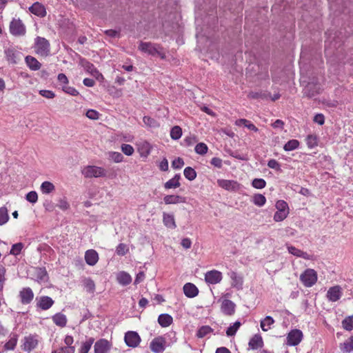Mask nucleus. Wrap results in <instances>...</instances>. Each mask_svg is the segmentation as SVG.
I'll use <instances>...</instances> for the list:
<instances>
[{"instance_id": "nucleus-15", "label": "nucleus", "mask_w": 353, "mask_h": 353, "mask_svg": "<svg viewBox=\"0 0 353 353\" xmlns=\"http://www.w3.org/2000/svg\"><path fill=\"white\" fill-rule=\"evenodd\" d=\"M320 85L314 82H309L304 88L303 93L308 97H312L319 92Z\"/></svg>"}, {"instance_id": "nucleus-44", "label": "nucleus", "mask_w": 353, "mask_h": 353, "mask_svg": "<svg viewBox=\"0 0 353 353\" xmlns=\"http://www.w3.org/2000/svg\"><path fill=\"white\" fill-rule=\"evenodd\" d=\"M17 335H13L10 337L8 341L5 344L4 348L6 350H12L17 345Z\"/></svg>"}, {"instance_id": "nucleus-19", "label": "nucleus", "mask_w": 353, "mask_h": 353, "mask_svg": "<svg viewBox=\"0 0 353 353\" xmlns=\"http://www.w3.org/2000/svg\"><path fill=\"white\" fill-rule=\"evenodd\" d=\"M221 311L226 315H232L234 313L235 304L230 300L224 299L221 303Z\"/></svg>"}, {"instance_id": "nucleus-57", "label": "nucleus", "mask_w": 353, "mask_h": 353, "mask_svg": "<svg viewBox=\"0 0 353 353\" xmlns=\"http://www.w3.org/2000/svg\"><path fill=\"white\" fill-rule=\"evenodd\" d=\"M143 121L145 125L150 127H155L157 125L155 119L147 116L143 117Z\"/></svg>"}, {"instance_id": "nucleus-37", "label": "nucleus", "mask_w": 353, "mask_h": 353, "mask_svg": "<svg viewBox=\"0 0 353 353\" xmlns=\"http://www.w3.org/2000/svg\"><path fill=\"white\" fill-rule=\"evenodd\" d=\"M213 330L208 325L201 326L196 332V336L198 338H203L208 334L212 332Z\"/></svg>"}, {"instance_id": "nucleus-24", "label": "nucleus", "mask_w": 353, "mask_h": 353, "mask_svg": "<svg viewBox=\"0 0 353 353\" xmlns=\"http://www.w3.org/2000/svg\"><path fill=\"white\" fill-rule=\"evenodd\" d=\"M165 204H176L185 202V198L179 195H166L163 198Z\"/></svg>"}, {"instance_id": "nucleus-5", "label": "nucleus", "mask_w": 353, "mask_h": 353, "mask_svg": "<svg viewBox=\"0 0 353 353\" xmlns=\"http://www.w3.org/2000/svg\"><path fill=\"white\" fill-rule=\"evenodd\" d=\"M82 174L85 178L103 177L106 175L105 169L95 165H88L83 168Z\"/></svg>"}, {"instance_id": "nucleus-59", "label": "nucleus", "mask_w": 353, "mask_h": 353, "mask_svg": "<svg viewBox=\"0 0 353 353\" xmlns=\"http://www.w3.org/2000/svg\"><path fill=\"white\" fill-rule=\"evenodd\" d=\"M86 117L92 120H97L99 119V113L92 109L88 110L85 114Z\"/></svg>"}, {"instance_id": "nucleus-8", "label": "nucleus", "mask_w": 353, "mask_h": 353, "mask_svg": "<svg viewBox=\"0 0 353 353\" xmlns=\"http://www.w3.org/2000/svg\"><path fill=\"white\" fill-rule=\"evenodd\" d=\"M124 341L128 347H136L139 345L141 338L137 332L128 331L125 334Z\"/></svg>"}, {"instance_id": "nucleus-49", "label": "nucleus", "mask_w": 353, "mask_h": 353, "mask_svg": "<svg viewBox=\"0 0 353 353\" xmlns=\"http://www.w3.org/2000/svg\"><path fill=\"white\" fill-rule=\"evenodd\" d=\"M343 327L344 329L348 331L353 330V316H349L345 318L342 321Z\"/></svg>"}, {"instance_id": "nucleus-43", "label": "nucleus", "mask_w": 353, "mask_h": 353, "mask_svg": "<svg viewBox=\"0 0 353 353\" xmlns=\"http://www.w3.org/2000/svg\"><path fill=\"white\" fill-rule=\"evenodd\" d=\"M241 323L239 321H236L232 325H230L226 330V334L228 336H232L235 335L236 332L240 327Z\"/></svg>"}, {"instance_id": "nucleus-47", "label": "nucleus", "mask_w": 353, "mask_h": 353, "mask_svg": "<svg viewBox=\"0 0 353 353\" xmlns=\"http://www.w3.org/2000/svg\"><path fill=\"white\" fill-rule=\"evenodd\" d=\"M208 148L207 145L204 143H199L196 144L195 146L194 150L195 152L201 155H204L207 153Z\"/></svg>"}, {"instance_id": "nucleus-52", "label": "nucleus", "mask_w": 353, "mask_h": 353, "mask_svg": "<svg viewBox=\"0 0 353 353\" xmlns=\"http://www.w3.org/2000/svg\"><path fill=\"white\" fill-rule=\"evenodd\" d=\"M128 252V248L125 243H120L116 249V252L119 256H123Z\"/></svg>"}, {"instance_id": "nucleus-42", "label": "nucleus", "mask_w": 353, "mask_h": 353, "mask_svg": "<svg viewBox=\"0 0 353 353\" xmlns=\"http://www.w3.org/2000/svg\"><path fill=\"white\" fill-rule=\"evenodd\" d=\"M182 135V130L178 126H174L170 131V137L174 140H178L181 138Z\"/></svg>"}, {"instance_id": "nucleus-1", "label": "nucleus", "mask_w": 353, "mask_h": 353, "mask_svg": "<svg viewBox=\"0 0 353 353\" xmlns=\"http://www.w3.org/2000/svg\"><path fill=\"white\" fill-rule=\"evenodd\" d=\"M138 49L142 52L146 53L153 57L158 56L161 59H165V53L160 45L151 42L141 41Z\"/></svg>"}, {"instance_id": "nucleus-39", "label": "nucleus", "mask_w": 353, "mask_h": 353, "mask_svg": "<svg viewBox=\"0 0 353 353\" xmlns=\"http://www.w3.org/2000/svg\"><path fill=\"white\" fill-rule=\"evenodd\" d=\"M9 219L8 211L7 208H0V225L6 224Z\"/></svg>"}, {"instance_id": "nucleus-31", "label": "nucleus", "mask_w": 353, "mask_h": 353, "mask_svg": "<svg viewBox=\"0 0 353 353\" xmlns=\"http://www.w3.org/2000/svg\"><path fill=\"white\" fill-rule=\"evenodd\" d=\"M274 323V320L270 316H267L261 321V327L263 331L267 332L271 328V325Z\"/></svg>"}, {"instance_id": "nucleus-6", "label": "nucleus", "mask_w": 353, "mask_h": 353, "mask_svg": "<svg viewBox=\"0 0 353 353\" xmlns=\"http://www.w3.org/2000/svg\"><path fill=\"white\" fill-rule=\"evenodd\" d=\"M10 32L16 37L25 35L26 28L20 19H13L10 23Z\"/></svg>"}, {"instance_id": "nucleus-4", "label": "nucleus", "mask_w": 353, "mask_h": 353, "mask_svg": "<svg viewBox=\"0 0 353 353\" xmlns=\"http://www.w3.org/2000/svg\"><path fill=\"white\" fill-rule=\"evenodd\" d=\"M300 281L304 286L310 288L313 286L317 281V273L313 269H306L300 276Z\"/></svg>"}, {"instance_id": "nucleus-56", "label": "nucleus", "mask_w": 353, "mask_h": 353, "mask_svg": "<svg viewBox=\"0 0 353 353\" xmlns=\"http://www.w3.org/2000/svg\"><path fill=\"white\" fill-rule=\"evenodd\" d=\"M268 166L270 168L274 169V170H275L276 171H280L281 170V165L275 159H270V160H269L268 162Z\"/></svg>"}, {"instance_id": "nucleus-61", "label": "nucleus", "mask_w": 353, "mask_h": 353, "mask_svg": "<svg viewBox=\"0 0 353 353\" xmlns=\"http://www.w3.org/2000/svg\"><path fill=\"white\" fill-rule=\"evenodd\" d=\"M39 94L47 99H53L55 97L54 93L51 90H41L39 91Z\"/></svg>"}, {"instance_id": "nucleus-55", "label": "nucleus", "mask_w": 353, "mask_h": 353, "mask_svg": "<svg viewBox=\"0 0 353 353\" xmlns=\"http://www.w3.org/2000/svg\"><path fill=\"white\" fill-rule=\"evenodd\" d=\"M5 274L6 268L2 265H0V292L3 289V285L6 281Z\"/></svg>"}, {"instance_id": "nucleus-40", "label": "nucleus", "mask_w": 353, "mask_h": 353, "mask_svg": "<svg viewBox=\"0 0 353 353\" xmlns=\"http://www.w3.org/2000/svg\"><path fill=\"white\" fill-rule=\"evenodd\" d=\"M252 201L256 205L261 207L265 205L266 199L261 194H256L253 196Z\"/></svg>"}, {"instance_id": "nucleus-22", "label": "nucleus", "mask_w": 353, "mask_h": 353, "mask_svg": "<svg viewBox=\"0 0 353 353\" xmlns=\"http://www.w3.org/2000/svg\"><path fill=\"white\" fill-rule=\"evenodd\" d=\"M288 252L294 256L297 257H301L304 259L310 260L311 259V256L305 252H303L292 245L288 246Z\"/></svg>"}, {"instance_id": "nucleus-58", "label": "nucleus", "mask_w": 353, "mask_h": 353, "mask_svg": "<svg viewBox=\"0 0 353 353\" xmlns=\"http://www.w3.org/2000/svg\"><path fill=\"white\" fill-rule=\"evenodd\" d=\"M183 165H184V161H183V159H181L180 157L175 159L172 162V166L174 169H180L183 166Z\"/></svg>"}, {"instance_id": "nucleus-9", "label": "nucleus", "mask_w": 353, "mask_h": 353, "mask_svg": "<svg viewBox=\"0 0 353 353\" xmlns=\"http://www.w3.org/2000/svg\"><path fill=\"white\" fill-rule=\"evenodd\" d=\"M222 279V273L216 270L208 271L205 274V281L208 284L215 285L219 283Z\"/></svg>"}, {"instance_id": "nucleus-45", "label": "nucleus", "mask_w": 353, "mask_h": 353, "mask_svg": "<svg viewBox=\"0 0 353 353\" xmlns=\"http://www.w3.org/2000/svg\"><path fill=\"white\" fill-rule=\"evenodd\" d=\"M23 247H24V245L22 243H17L13 244L12 245L11 250L10 251V254H12L14 256L19 255L21 253V250H23Z\"/></svg>"}, {"instance_id": "nucleus-28", "label": "nucleus", "mask_w": 353, "mask_h": 353, "mask_svg": "<svg viewBox=\"0 0 353 353\" xmlns=\"http://www.w3.org/2000/svg\"><path fill=\"white\" fill-rule=\"evenodd\" d=\"M172 321V317L168 314H160L158 318V322L163 327H166L170 325Z\"/></svg>"}, {"instance_id": "nucleus-30", "label": "nucleus", "mask_w": 353, "mask_h": 353, "mask_svg": "<svg viewBox=\"0 0 353 353\" xmlns=\"http://www.w3.org/2000/svg\"><path fill=\"white\" fill-rule=\"evenodd\" d=\"M84 289L88 293L92 294L95 291V284L90 278H85L82 281Z\"/></svg>"}, {"instance_id": "nucleus-54", "label": "nucleus", "mask_w": 353, "mask_h": 353, "mask_svg": "<svg viewBox=\"0 0 353 353\" xmlns=\"http://www.w3.org/2000/svg\"><path fill=\"white\" fill-rule=\"evenodd\" d=\"M26 199L29 202L35 203L38 200L37 193L35 191H31L26 194Z\"/></svg>"}, {"instance_id": "nucleus-41", "label": "nucleus", "mask_w": 353, "mask_h": 353, "mask_svg": "<svg viewBox=\"0 0 353 353\" xmlns=\"http://www.w3.org/2000/svg\"><path fill=\"white\" fill-rule=\"evenodd\" d=\"M183 174L185 177L190 181H192L196 177V172L191 167L185 168Z\"/></svg>"}, {"instance_id": "nucleus-16", "label": "nucleus", "mask_w": 353, "mask_h": 353, "mask_svg": "<svg viewBox=\"0 0 353 353\" xmlns=\"http://www.w3.org/2000/svg\"><path fill=\"white\" fill-rule=\"evenodd\" d=\"M85 261L89 265L93 266L97 264L99 261V254L94 250L90 249L85 253Z\"/></svg>"}, {"instance_id": "nucleus-35", "label": "nucleus", "mask_w": 353, "mask_h": 353, "mask_svg": "<svg viewBox=\"0 0 353 353\" xmlns=\"http://www.w3.org/2000/svg\"><path fill=\"white\" fill-rule=\"evenodd\" d=\"M55 190L54 184L50 181H44L41 185V190L43 194H50Z\"/></svg>"}, {"instance_id": "nucleus-48", "label": "nucleus", "mask_w": 353, "mask_h": 353, "mask_svg": "<svg viewBox=\"0 0 353 353\" xmlns=\"http://www.w3.org/2000/svg\"><path fill=\"white\" fill-rule=\"evenodd\" d=\"M109 158L115 163H121L123 160V156L118 152H109Z\"/></svg>"}, {"instance_id": "nucleus-62", "label": "nucleus", "mask_w": 353, "mask_h": 353, "mask_svg": "<svg viewBox=\"0 0 353 353\" xmlns=\"http://www.w3.org/2000/svg\"><path fill=\"white\" fill-rule=\"evenodd\" d=\"M277 210H288V203L283 201H278L276 203Z\"/></svg>"}, {"instance_id": "nucleus-20", "label": "nucleus", "mask_w": 353, "mask_h": 353, "mask_svg": "<svg viewBox=\"0 0 353 353\" xmlns=\"http://www.w3.org/2000/svg\"><path fill=\"white\" fill-rule=\"evenodd\" d=\"M54 304V301L49 296H43L40 297L37 306L43 310H48Z\"/></svg>"}, {"instance_id": "nucleus-26", "label": "nucleus", "mask_w": 353, "mask_h": 353, "mask_svg": "<svg viewBox=\"0 0 353 353\" xmlns=\"http://www.w3.org/2000/svg\"><path fill=\"white\" fill-rule=\"evenodd\" d=\"M52 321L55 325L61 327L66 325L67 318L66 316L62 313H57L52 316Z\"/></svg>"}, {"instance_id": "nucleus-53", "label": "nucleus", "mask_w": 353, "mask_h": 353, "mask_svg": "<svg viewBox=\"0 0 353 353\" xmlns=\"http://www.w3.org/2000/svg\"><path fill=\"white\" fill-rule=\"evenodd\" d=\"M6 57L9 61L16 63L15 50L12 48H8L5 50Z\"/></svg>"}, {"instance_id": "nucleus-2", "label": "nucleus", "mask_w": 353, "mask_h": 353, "mask_svg": "<svg viewBox=\"0 0 353 353\" xmlns=\"http://www.w3.org/2000/svg\"><path fill=\"white\" fill-rule=\"evenodd\" d=\"M40 341V337L37 334H29L21 340V349L27 352L35 350Z\"/></svg>"}, {"instance_id": "nucleus-17", "label": "nucleus", "mask_w": 353, "mask_h": 353, "mask_svg": "<svg viewBox=\"0 0 353 353\" xmlns=\"http://www.w3.org/2000/svg\"><path fill=\"white\" fill-rule=\"evenodd\" d=\"M29 10L31 13L40 17L46 15V10L43 5L39 2L34 3L30 8Z\"/></svg>"}, {"instance_id": "nucleus-50", "label": "nucleus", "mask_w": 353, "mask_h": 353, "mask_svg": "<svg viewBox=\"0 0 353 353\" xmlns=\"http://www.w3.org/2000/svg\"><path fill=\"white\" fill-rule=\"evenodd\" d=\"M121 151L127 156H131L133 154L134 150L131 145L122 144L121 146Z\"/></svg>"}, {"instance_id": "nucleus-11", "label": "nucleus", "mask_w": 353, "mask_h": 353, "mask_svg": "<svg viewBox=\"0 0 353 353\" xmlns=\"http://www.w3.org/2000/svg\"><path fill=\"white\" fill-rule=\"evenodd\" d=\"M30 273L38 282H46L48 281V273L45 268H32Z\"/></svg>"}, {"instance_id": "nucleus-51", "label": "nucleus", "mask_w": 353, "mask_h": 353, "mask_svg": "<svg viewBox=\"0 0 353 353\" xmlns=\"http://www.w3.org/2000/svg\"><path fill=\"white\" fill-rule=\"evenodd\" d=\"M252 185L256 189H262L265 187L266 182L263 179H254L252 182Z\"/></svg>"}, {"instance_id": "nucleus-18", "label": "nucleus", "mask_w": 353, "mask_h": 353, "mask_svg": "<svg viewBox=\"0 0 353 353\" xmlns=\"http://www.w3.org/2000/svg\"><path fill=\"white\" fill-rule=\"evenodd\" d=\"M183 292L188 298H194L199 294V290L195 285L191 283H187L183 286Z\"/></svg>"}, {"instance_id": "nucleus-12", "label": "nucleus", "mask_w": 353, "mask_h": 353, "mask_svg": "<svg viewBox=\"0 0 353 353\" xmlns=\"http://www.w3.org/2000/svg\"><path fill=\"white\" fill-rule=\"evenodd\" d=\"M110 347L111 345L108 340L99 339L94 344V353H108Z\"/></svg>"}, {"instance_id": "nucleus-14", "label": "nucleus", "mask_w": 353, "mask_h": 353, "mask_svg": "<svg viewBox=\"0 0 353 353\" xmlns=\"http://www.w3.org/2000/svg\"><path fill=\"white\" fill-rule=\"evenodd\" d=\"M341 288L336 285L330 288L327 292V297L329 301L335 302L340 299L342 296Z\"/></svg>"}, {"instance_id": "nucleus-60", "label": "nucleus", "mask_w": 353, "mask_h": 353, "mask_svg": "<svg viewBox=\"0 0 353 353\" xmlns=\"http://www.w3.org/2000/svg\"><path fill=\"white\" fill-rule=\"evenodd\" d=\"M63 90L72 96H77L79 92L73 87L65 85L63 88Z\"/></svg>"}, {"instance_id": "nucleus-10", "label": "nucleus", "mask_w": 353, "mask_h": 353, "mask_svg": "<svg viewBox=\"0 0 353 353\" xmlns=\"http://www.w3.org/2000/svg\"><path fill=\"white\" fill-rule=\"evenodd\" d=\"M165 339L162 336L154 338L150 343V348L154 353H161L165 350Z\"/></svg>"}, {"instance_id": "nucleus-32", "label": "nucleus", "mask_w": 353, "mask_h": 353, "mask_svg": "<svg viewBox=\"0 0 353 353\" xmlns=\"http://www.w3.org/2000/svg\"><path fill=\"white\" fill-rule=\"evenodd\" d=\"M218 184L222 188H224L227 190H234L236 185V182L234 181L221 179L218 180Z\"/></svg>"}, {"instance_id": "nucleus-29", "label": "nucleus", "mask_w": 353, "mask_h": 353, "mask_svg": "<svg viewBox=\"0 0 353 353\" xmlns=\"http://www.w3.org/2000/svg\"><path fill=\"white\" fill-rule=\"evenodd\" d=\"M94 342V339L92 337H90L85 341L82 342L79 349V353H88Z\"/></svg>"}, {"instance_id": "nucleus-34", "label": "nucleus", "mask_w": 353, "mask_h": 353, "mask_svg": "<svg viewBox=\"0 0 353 353\" xmlns=\"http://www.w3.org/2000/svg\"><path fill=\"white\" fill-rule=\"evenodd\" d=\"M117 280L120 284L126 285L131 283L132 278L128 273L121 272L118 274Z\"/></svg>"}, {"instance_id": "nucleus-7", "label": "nucleus", "mask_w": 353, "mask_h": 353, "mask_svg": "<svg viewBox=\"0 0 353 353\" xmlns=\"http://www.w3.org/2000/svg\"><path fill=\"white\" fill-rule=\"evenodd\" d=\"M303 334L301 330L299 329L292 330L287 336L286 344L289 346H296L302 341Z\"/></svg>"}, {"instance_id": "nucleus-3", "label": "nucleus", "mask_w": 353, "mask_h": 353, "mask_svg": "<svg viewBox=\"0 0 353 353\" xmlns=\"http://www.w3.org/2000/svg\"><path fill=\"white\" fill-rule=\"evenodd\" d=\"M34 51L41 57H47L50 52L49 41L43 37H37L35 39Z\"/></svg>"}, {"instance_id": "nucleus-33", "label": "nucleus", "mask_w": 353, "mask_h": 353, "mask_svg": "<svg viewBox=\"0 0 353 353\" xmlns=\"http://www.w3.org/2000/svg\"><path fill=\"white\" fill-rule=\"evenodd\" d=\"M64 345H62V347L65 348H68L70 350L75 352L76 347L74 345H73L74 343V337L72 335L66 334L63 339Z\"/></svg>"}, {"instance_id": "nucleus-63", "label": "nucleus", "mask_w": 353, "mask_h": 353, "mask_svg": "<svg viewBox=\"0 0 353 353\" xmlns=\"http://www.w3.org/2000/svg\"><path fill=\"white\" fill-rule=\"evenodd\" d=\"M57 206L63 210H66L69 208L70 205L66 199H62L59 201Z\"/></svg>"}, {"instance_id": "nucleus-46", "label": "nucleus", "mask_w": 353, "mask_h": 353, "mask_svg": "<svg viewBox=\"0 0 353 353\" xmlns=\"http://www.w3.org/2000/svg\"><path fill=\"white\" fill-rule=\"evenodd\" d=\"M288 214V210H277L274 215V220L276 222L284 220Z\"/></svg>"}, {"instance_id": "nucleus-13", "label": "nucleus", "mask_w": 353, "mask_h": 353, "mask_svg": "<svg viewBox=\"0 0 353 353\" xmlns=\"http://www.w3.org/2000/svg\"><path fill=\"white\" fill-rule=\"evenodd\" d=\"M19 296L22 304H29L34 298V293L30 288H24L19 292Z\"/></svg>"}, {"instance_id": "nucleus-21", "label": "nucleus", "mask_w": 353, "mask_h": 353, "mask_svg": "<svg viewBox=\"0 0 353 353\" xmlns=\"http://www.w3.org/2000/svg\"><path fill=\"white\" fill-rule=\"evenodd\" d=\"M163 223L164 225L168 228L175 229L176 228V225L173 214L163 212Z\"/></svg>"}, {"instance_id": "nucleus-25", "label": "nucleus", "mask_w": 353, "mask_h": 353, "mask_svg": "<svg viewBox=\"0 0 353 353\" xmlns=\"http://www.w3.org/2000/svg\"><path fill=\"white\" fill-rule=\"evenodd\" d=\"M263 345L262 337L255 334L249 341V347L252 350H257Z\"/></svg>"}, {"instance_id": "nucleus-36", "label": "nucleus", "mask_w": 353, "mask_h": 353, "mask_svg": "<svg viewBox=\"0 0 353 353\" xmlns=\"http://www.w3.org/2000/svg\"><path fill=\"white\" fill-rule=\"evenodd\" d=\"M341 349L345 352H351L353 351V336L341 344Z\"/></svg>"}, {"instance_id": "nucleus-27", "label": "nucleus", "mask_w": 353, "mask_h": 353, "mask_svg": "<svg viewBox=\"0 0 353 353\" xmlns=\"http://www.w3.org/2000/svg\"><path fill=\"white\" fill-rule=\"evenodd\" d=\"M181 179L180 174H176L173 178L168 180L165 184V189L176 188L181 185L179 180Z\"/></svg>"}, {"instance_id": "nucleus-38", "label": "nucleus", "mask_w": 353, "mask_h": 353, "mask_svg": "<svg viewBox=\"0 0 353 353\" xmlns=\"http://www.w3.org/2000/svg\"><path fill=\"white\" fill-rule=\"evenodd\" d=\"M299 146V142L296 139H292L288 141L283 146L285 151H292Z\"/></svg>"}, {"instance_id": "nucleus-23", "label": "nucleus", "mask_w": 353, "mask_h": 353, "mask_svg": "<svg viewBox=\"0 0 353 353\" xmlns=\"http://www.w3.org/2000/svg\"><path fill=\"white\" fill-rule=\"evenodd\" d=\"M26 63L29 68L32 70L36 71L41 68V64L38 61V60L30 56H26L25 58Z\"/></svg>"}, {"instance_id": "nucleus-64", "label": "nucleus", "mask_w": 353, "mask_h": 353, "mask_svg": "<svg viewBox=\"0 0 353 353\" xmlns=\"http://www.w3.org/2000/svg\"><path fill=\"white\" fill-rule=\"evenodd\" d=\"M51 353H75L71 350H70L68 348H65L62 346H60L59 347L53 350Z\"/></svg>"}]
</instances>
